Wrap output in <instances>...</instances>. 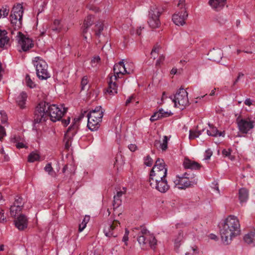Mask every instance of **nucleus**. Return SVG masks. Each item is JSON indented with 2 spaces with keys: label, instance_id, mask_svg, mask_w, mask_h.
Instances as JSON below:
<instances>
[{
  "label": "nucleus",
  "instance_id": "1",
  "mask_svg": "<svg viewBox=\"0 0 255 255\" xmlns=\"http://www.w3.org/2000/svg\"><path fill=\"white\" fill-rule=\"evenodd\" d=\"M67 110V108H64L63 110L61 111L56 105H50L45 101H42L35 109L34 123L39 124L45 122L48 117L53 122L60 121Z\"/></svg>",
  "mask_w": 255,
  "mask_h": 255
},
{
  "label": "nucleus",
  "instance_id": "2",
  "mask_svg": "<svg viewBox=\"0 0 255 255\" xmlns=\"http://www.w3.org/2000/svg\"><path fill=\"white\" fill-rule=\"evenodd\" d=\"M240 227L239 221L236 217L230 215L226 219L220 231L224 244L227 245L231 243L232 238L240 232Z\"/></svg>",
  "mask_w": 255,
  "mask_h": 255
},
{
  "label": "nucleus",
  "instance_id": "3",
  "mask_svg": "<svg viewBox=\"0 0 255 255\" xmlns=\"http://www.w3.org/2000/svg\"><path fill=\"white\" fill-rule=\"evenodd\" d=\"M104 111L101 106H97L87 114V127L91 131L97 130L100 128Z\"/></svg>",
  "mask_w": 255,
  "mask_h": 255
},
{
  "label": "nucleus",
  "instance_id": "4",
  "mask_svg": "<svg viewBox=\"0 0 255 255\" xmlns=\"http://www.w3.org/2000/svg\"><path fill=\"white\" fill-rule=\"evenodd\" d=\"M170 98L174 103L175 107L181 110L189 105L188 93L182 87L177 91L173 97L170 96Z\"/></svg>",
  "mask_w": 255,
  "mask_h": 255
},
{
  "label": "nucleus",
  "instance_id": "5",
  "mask_svg": "<svg viewBox=\"0 0 255 255\" xmlns=\"http://www.w3.org/2000/svg\"><path fill=\"white\" fill-rule=\"evenodd\" d=\"M163 11V8L156 5H151L148 13V23L152 28H156L160 26L161 23L159 17Z\"/></svg>",
  "mask_w": 255,
  "mask_h": 255
},
{
  "label": "nucleus",
  "instance_id": "6",
  "mask_svg": "<svg viewBox=\"0 0 255 255\" xmlns=\"http://www.w3.org/2000/svg\"><path fill=\"white\" fill-rule=\"evenodd\" d=\"M33 63L36 68V75L39 79L46 80L50 77L47 71L48 65L45 61L39 57H36Z\"/></svg>",
  "mask_w": 255,
  "mask_h": 255
},
{
  "label": "nucleus",
  "instance_id": "7",
  "mask_svg": "<svg viewBox=\"0 0 255 255\" xmlns=\"http://www.w3.org/2000/svg\"><path fill=\"white\" fill-rule=\"evenodd\" d=\"M185 0H179L177 6L180 9L178 13H175L172 15V20L177 25H183L185 23V20L188 17V13L185 7Z\"/></svg>",
  "mask_w": 255,
  "mask_h": 255
},
{
  "label": "nucleus",
  "instance_id": "8",
  "mask_svg": "<svg viewBox=\"0 0 255 255\" xmlns=\"http://www.w3.org/2000/svg\"><path fill=\"white\" fill-rule=\"evenodd\" d=\"M177 177L178 179L175 180V183L178 186V188L181 189H185L190 187L191 183H196V181L194 179L195 175L193 174H191L190 173L185 172L182 176Z\"/></svg>",
  "mask_w": 255,
  "mask_h": 255
},
{
  "label": "nucleus",
  "instance_id": "9",
  "mask_svg": "<svg viewBox=\"0 0 255 255\" xmlns=\"http://www.w3.org/2000/svg\"><path fill=\"white\" fill-rule=\"evenodd\" d=\"M236 123L240 131L242 133L247 134L254 128L255 122L249 117L242 119L240 116L237 118Z\"/></svg>",
  "mask_w": 255,
  "mask_h": 255
},
{
  "label": "nucleus",
  "instance_id": "10",
  "mask_svg": "<svg viewBox=\"0 0 255 255\" xmlns=\"http://www.w3.org/2000/svg\"><path fill=\"white\" fill-rule=\"evenodd\" d=\"M120 224L118 220H109L105 224L104 233L105 236L108 237H117L118 235V225Z\"/></svg>",
  "mask_w": 255,
  "mask_h": 255
},
{
  "label": "nucleus",
  "instance_id": "11",
  "mask_svg": "<svg viewBox=\"0 0 255 255\" xmlns=\"http://www.w3.org/2000/svg\"><path fill=\"white\" fill-rule=\"evenodd\" d=\"M78 130V125L76 123H73L68 128L64 136V141H65V148L68 149L71 146V140L74 135L77 133Z\"/></svg>",
  "mask_w": 255,
  "mask_h": 255
},
{
  "label": "nucleus",
  "instance_id": "12",
  "mask_svg": "<svg viewBox=\"0 0 255 255\" xmlns=\"http://www.w3.org/2000/svg\"><path fill=\"white\" fill-rule=\"evenodd\" d=\"M17 36L18 44L21 46L23 51H27L33 47L34 44L32 40L26 37L22 32H18Z\"/></svg>",
  "mask_w": 255,
  "mask_h": 255
},
{
  "label": "nucleus",
  "instance_id": "13",
  "mask_svg": "<svg viewBox=\"0 0 255 255\" xmlns=\"http://www.w3.org/2000/svg\"><path fill=\"white\" fill-rule=\"evenodd\" d=\"M149 182L152 188H155L161 193H165L170 187L166 178L157 180V182L153 181Z\"/></svg>",
  "mask_w": 255,
  "mask_h": 255
},
{
  "label": "nucleus",
  "instance_id": "14",
  "mask_svg": "<svg viewBox=\"0 0 255 255\" xmlns=\"http://www.w3.org/2000/svg\"><path fill=\"white\" fill-rule=\"evenodd\" d=\"M167 169L158 170L156 168H152L149 175V182L156 181L157 180L165 179L166 177Z\"/></svg>",
  "mask_w": 255,
  "mask_h": 255
},
{
  "label": "nucleus",
  "instance_id": "15",
  "mask_svg": "<svg viewBox=\"0 0 255 255\" xmlns=\"http://www.w3.org/2000/svg\"><path fill=\"white\" fill-rule=\"evenodd\" d=\"M114 75L113 76L115 81L117 80L118 78H120V75H123L125 73L128 74L127 72L123 61H120L116 64L113 68Z\"/></svg>",
  "mask_w": 255,
  "mask_h": 255
},
{
  "label": "nucleus",
  "instance_id": "16",
  "mask_svg": "<svg viewBox=\"0 0 255 255\" xmlns=\"http://www.w3.org/2000/svg\"><path fill=\"white\" fill-rule=\"evenodd\" d=\"M15 226L19 230L23 231L27 228L28 226V220L23 214H20L14 221Z\"/></svg>",
  "mask_w": 255,
  "mask_h": 255
},
{
  "label": "nucleus",
  "instance_id": "17",
  "mask_svg": "<svg viewBox=\"0 0 255 255\" xmlns=\"http://www.w3.org/2000/svg\"><path fill=\"white\" fill-rule=\"evenodd\" d=\"M94 23V16L93 15H88L84 19L83 25L81 27L82 34H86L88 30V29Z\"/></svg>",
  "mask_w": 255,
  "mask_h": 255
},
{
  "label": "nucleus",
  "instance_id": "18",
  "mask_svg": "<svg viewBox=\"0 0 255 255\" xmlns=\"http://www.w3.org/2000/svg\"><path fill=\"white\" fill-rule=\"evenodd\" d=\"M183 165L185 169L192 170H199L201 167L199 163L186 158L184 159Z\"/></svg>",
  "mask_w": 255,
  "mask_h": 255
},
{
  "label": "nucleus",
  "instance_id": "19",
  "mask_svg": "<svg viewBox=\"0 0 255 255\" xmlns=\"http://www.w3.org/2000/svg\"><path fill=\"white\" fill-rule=\"evenodd\" d=\"M23 13V8L22 4L18 3L12 8L10 16L19 18V19H22Z\"/></svg>",
  "mask_w": 255,
  "mask_h": 255
},
{
  "label": "nucleus",
  "instance_id": "20",
  "mask_svg": "<svg viewBox=\"0 0 255 255\" xmlns=\"http://www.w3.org/2000/svg\"><path fill=\"white\" fill-rule=\"evenodd\" d=\"M114 77L111 76L109 78V80L108 81V87L106 90V92L110 95H114L117 93V85L115 82H114Z\"/></svg>",
  "mask_w": 255,
  "mask_h": 255
},
{
  "label": "nucleus",
  "instance_id": "21",
  "mask_svg": "<svg viewBox=\"0 0 255 255\" xmlns=\"http://www.w3.org/2000/svg\"><path fill=\"white\" fill-rule=\"evenodd\" d=\"M27 98V94L25 92H22L16 98V102L17 105L21 108H25V102Z\"/></svg>",
  "mask_w": 255,
  "mask_h": 255
},
{
  "label": "nucleus",
  "instance_id": "22",
  "mask_svg": "<svg viewBox=\"0 0 255 255\" xmlns=\"http://www.w3.org/2000/svg\"><path fill=\"white\" fill-rule=\"evenodd\" d=\"M226 0H210L209 3L213 8L218 11L224 7Z\"/></svg>",
  "mask_w": 255,
  "mask_h": 255
},
{
  "label": "nucleus",
  "instance_id": "23",
  "mask_svg": "<svg viewBox=\"0 0 255 255\" xmlns=\"http://www.w3.org/2000/svg\"><path fill=\"white\" fill-rule=\"evenodd\" d=\"M209 54L213 61L219 62L223 56V53L221 49H213L210 51Z\"/></svg>",
  "mask_w": 255,
  "mask_h": 255
},
{
  "label": "nucleus",
  "instance_id": "24",
  "mask_svg": "<svg viewBox=\"0 0 255 255\" xmlns=\"http://www.w3.org/2000/svg\"><path fill=\"white\" fill-rule=\"evenodd\" d=\"M209 126L210 128V130H207V133L208 135L212 136H224V131L222 132L219 131L216 127H214L213 125H211L210 124H209Z\"/></svg>",
  "mask_w": 255,
  "mask_h": 255
},
{
  "label": "nucleus",
  "instance_id": "25",
  "mask_svg": "<svg viewBox=\"0 0 255 255\" xmlns=\"http://www.w3.org/2000/svg\"><path fill=\"white\" fill-rule=\"evenodd\" d=\"M168 140V137L166 135H164L163 136L162 143H161L160 140H155L154 143V146L157 148H161L163 151H165L167 148Z\"/></svg>",
  "mask_w": 255,
  "mask_h": 255
},
{
  "label": "nucleus",
  "instance_id": "26",
  "mask_svg": "<svg viewBox=\"0 0 255 255\" xmlns=\"http://www.w3.org/2000/svg\"><path fill=\"white\" fill-rule=\"evenodd\" d=\"M244 240L248 244H253V246H255V230L245 235Z\"/></svg>",
  "mask_w": 255,
  "mask_h": 255
},
{
  "label": "nucleus",
  "instance_id": "27",
  "mask_svg": "<svg viewBox=\"0 0 255 255\" xmlns=\"http://www.w3.org/2000/svg\"><path fill=\"white\" fill-rule=\"evenodd\" d=\"M9 18L11 26L14 30H18L22 27V19H19V18L10 16Z\"/></svg>",
  "mask_w": 255,
  "mask_h": 255
},
{
  "label": "nucleus",
  "instance_id": "28",
  "mask_svg": "<svg viewBox=\"0 0 255 255\" xmlns=\"http://www.w3.org/2000/svg\"><path fill=\"white\" fill-rule=\"evenodd\" d=\"M7 34L6 30L0 29V47H3L5 44H8L9 38L7 36Z\"/></svg>",
  "mask_w": 255,
  "mask_h": 255
},
{
  "label": "nucleus",
  "instance_id": "29",
  "mask_svg": "<svg viewBox=\"0 0 255 255\" xmlns=\"http://www.w3.org/2000/svg\"><path fill=\"white\" fill-rule=\"evenodd\" d=\"M248 197L249 191L247 189L242 188L239 190V198L241 203L246 202L247 201Z\"/></svg>",
  "mask_w": 255,
  "mask_h": 255
},
{
  "label": "nucleus",
  "instance_id": "30",
  "mask_svg": "<svg viewBox=\"0 0 255 255\" xmlns=\"http://www.w3.org/2000/svg\"><path fill=\"white\" fill-rule=\"evenodd\" d=\"M93 30L95 32V35L99 37L104 30V23L102 21H98L94 26Z\"/></svg>",
  "mask_w": 255,
  "mask_h": 255
},
{
  "label": "nucleus",
  "instance_id": "31",
  "mask_svg": "<svg viewBox=\"0 0 255 255\" xmlns=\"http://www.w3.org/2000/svg\"><path fill=\"white\" fill-rule=\"evenodd\" d=\"M166 165L165 164L164 160L158 158L156 159L155 164L152 168H155L158 170H161L167 169V168L166 167Z\"/></svg>",
  "mask_w": 255,
  "mask_h": 255
},
{
  "label": "nucleus",
  "instance_id": "32",
  "mask_svg": "<svg viewBox=\"0 0 255 255\" xmlns=\"http://www.w3.org/2000/svg\"><path fill=\"white\" fill-rule=\"evenodd\" d=\"M147 243H148L150 248L154 249L157 245V240L153 234H149L147 239Z\"/></svg>",
  "mask_w": 255,
  "mask_h": 255
},
{
  "label": "nucleus",
  "instance_id": "33",
  "mask_svg": "<svg viewBox=\"0 0 255 255\" xmlns=\"http://www.w3.org/2000/svg\"><path fill=\"white\" fill-rule=\"evenodd\" d=\"M22 207L20 206L13 205L10 208V213L11 217H15L17 214H18L22 210Z\"/></svg>",
  "mask_w": 255,
  "mask_h": 255
},
{
  "label": "nucleus",
  "instance_id": "34",
  "mask_svg": "<svg viewBox=\"0 0 255 255\" xmlns=\"http://www.w3.org/2000/svg\"><path fill=\"white\" fill-rule=\"evenodd\" d=\"M40 158V155L36 152H32L28 156V161L29 162H34L37 161Z\"/></svg>",
  "mask_w": 255,
  "mask_h": 255
},
{
  "label": "nucleus",
  "instance_id": "35",
  "mask_svg": "<svg viewBox=\"0 0 255 255\" xmlns=\"http://www.w3.org/2000/svg\"><path fill=\"white\" fill-rule=\"evenodd\" d=\"M90 216L86 215L83 219L82 222L79 224V232H82L86 227V225L90 220Z\"/></svg>",
  "mask_w": 255,
  "mask_h": 255
},
{
  "label": "nucleus",
  "instance_id": "36",
  "mask_svg": "<svg viewBox=\"0 0 255 255\" xmlns=\"http://www.w3.org/2000/svg\"><path fill=\"white\" fill-rule=\"evenodd\" d=\"M232 151V150L231 148L224 149L222 151V154L224 157H228L230 160H233L235 159V156L231 155Z\"/></svg>",
  "mask_w": 255,
  "mask_h": 255
},
{
  "label": "nucleus",
  "instance_id": "37",
  "mask_svg": "<svg viewBox=\"0 0 255 255\" xmlns=\"http://www.w3.org/2000/svg\"><path fill=\"white\" fill-rule=\"evenodd\" d=\"M204 131V129L202 130H198V131H193L190 130L189 131V138L190 139H194L199 136L200 135L202 134V131Z\"/></svg>",
  "mask_w": 255,
  "mask_h": 255
},
{
  "label": "nucleus",
  "instance_id": "38",
  "mask_svg": "<svg viewBox=\"0 0 255 255\" xmlns=\"http://www.w3.org/2000/svg\"><path fill=\"white\" fill-rule=\"evenodd\" d=\"M51 28L53 31L59 32L61 29L60 20L55 19L53 22Z\"/></svg>",
  "mask_w": 255,
  "mask_h": 255
},
{
  "label": "nucleus",
  "instance_id": "39",
  "mask_svg": "<svg viewBox=\"0 0 255 255\" xmlns=\"http://www.w3.org/2000/svg\"><path fill=\"white\" fill-rule=\"evenodd\" d=\"M148 237L139 235L137 238V241L140 246L144 247L147 243Z\"/></svg>",
  "mask_w": 255,
  "mask_h": 255
},
{
  "label": "nucleus",
  "instance_id": "40",
  "mask_svg": "<svg viewBox=\"0 0 255 255\" xmlns=\"http://www.w3.org/2000/svg\"><path fill=\"white\" fill-rule=\"evenodd\" d=\"M9 11V9L8 6L4 5L2 7V8L0 9V18L1 16H3L4 17H6Z\"/></svg>",
  "mask_w": 255,
  "mask_h": 255
},
{
  "label": "nucleus",
  "instance_id": "41",
  "mask_svg": "<svg viewBox=\"0 0 255 255\" xmlns=\"http://www.w3.org/2000/svg\"><path fill=\"white\" fill-rule=\"evenodd\" d=\"M25 81L27 86L30 88H33L35 87L36 85L31 79L30 76L27 74L25 77Z\"/></svg>",
  "mask_w": 255,
  "mask_h": 255
},
{
  "label": "nucleus",
  "instance_id": "42",
  "mask_svg": "<svg viewBox=\"0 0 255 255\" xmlns=\"http://www.w3.org/2000/svg\"><path fill=\"white\" fill-rule=\"evenodd\" d=\"M118 196H114L113 205L114 208H118L122 204V200L120 198L117 197Z\"/></svg>",
  "mask_w": 255,
  "mask_h": 255
},
{
  "label": "nucleus",
  "instance_id": "43",
  "mask_svg": "<svg viewBox=\"0 0 255 255\" xmlns=\"http://www.w3.org/2000/svg\"><path fill=\"white\" fill-rule=\"evenodd\" d=\"M153 164V160L150 156L148 155L144 159V164L147 166H151Z\"/></svg>",
  "mask_w": 255,
  "mask_h": 255
},
{
  "label": "nucleus",
  "instance_id": "44",
  "mask_svg": "<svg viewBox=\"0 0 255 255\" xmlns=\"http://www.w3.org/2000/svg\"><path fill=\"white\" fill-rule=\"evenodd\" d=\"M159 114V111L156 112L154 114L150 117V120L151 122L155 121L159 119H161V117Z\"/></svg>",
  "mask_w": 255,
  "mask_h": 255
},
{
  "label": "nucleus",
  "instance_id": "45",
  "mask_svg": "<svg viewBox=\"0 0 255 255\" xmlns=\"http://www.w3.org/2000/svg\"><path fill=\"white\" fill-rule=\"evenodd\" d=\"M159 114H160V116L161 118L168 117L172 115L171 112H164L162 109H160L159 110Z\"/></svg>",
  "mask_w": 255,
  "mask_h": 255
},
{
  "label": "nucleus",
  "instance_id": "46",
  "mask_svg": "<svg viewBox=\"0 0 255 255\" xmlns=\"http://www.w3.org/2000/svg\"><path fill=\"white\" fill-rule=\"evenodd\" d=\"M13 205L15 206H20V207H22L23 205V202H22V199L20 197L17 196L15 199L14 202L13 203Z\"/></svg>",
  "mask_w": 255,
  "mask_h": 255
},
{
  "label": "nucleus",
  "instance_id": "47",
  "mask_svg": "<svg viewBox=\"0 0 255 255\" xmlns=\"http://www.w3.org/2000/svg\"><path fill=\"white\" fill-rule=\"evenodd\" d=\"M44 170L45 171L48 172L49 174L52 175V173L53 172V168L51 166V163H47L45 167H44Z\"/></svg>",
  "mask_w": 255,
  "mask_h": 255
},
{
  "label": "nucleus",
  "instance_id": "48",
  "mask_svg": "<svg viewBox=\"0 0 255 255\" xmlns=\"http://www.w3.org/2000/svg\"><path fill=\"white\" fill-rule=\"evenodd\" d=\"M0 119H1V123L4 124H5L7 120V117L6 113L3 111H1V114L0 115Z\"/></svg>",
  "mask_w": 255,
  "mask_h": 255
},
{
  "label": "nucleus",
  "instance_id": "49",
  "mask_svg": "<svg viewBox=\"0 0 255 255\" xmlns=\"http://www.w3.org/2000/svg\"><path fill=\"white\" fill-rule=\"evenodd\" d=\"M6 135V131L3 127L0 125V140L2 141L3 137Z\"/></svg>",
  "mask_w": 255,
  "mask_h": 255
},
{
  "label": "nucleus",
  "instance_id": "50",
  "mask_svg": "<svg viewBox=\"0 0 255 255\" xmlns=\"http://www.w3.org/2000/svg\"><path fill=\"white\" fill-rule=\"evenodd\" d=\"M87 84H88L87 78L86 77H84L82 79L81 83L82 90L84 89V87L85 86H86L87 85Z\"/></svg>",
  "mask_w": 255,
  "mask_h": 255
},
{
  "label": "nucleus",
  "instance_id": "51",
  "mask_svg": "<svg viewBox=\"0 0 255 255\" xmlns=\"http://www.w3.org/2000/svg\"><path fill=\"white\" fill-rule=\"evenodd\" d=\"M86 114H87L86 111H84L83 113H82L79 118L74 119V122L73 123V124L76 123L79 126V124H78L79 121L82 118H83Z\"/></svg>",
  "mask_w": 255,
  "mask_h": 255
},
{
  "label": "nucleus",
  "instance_id": "52",
  "mask_svg": "<svg viewBox=\"0 0 255 255\" xmlns=\"http://www.w3.org/2000/svg\"><path fill=\"white\" fill-rule=\"evenodd\" d=\"M159 48V46L156 45L152 49L150 54L152 56H153L154 59H155V57L153 56V54L154 53H158Z\"/></svg>",
  "mask_w": 255,
  "mask_h": 255
},
{
  "label": "nucleus",
  "instance_id": "53",
  "mask_svg": "<svg viewBox=\"0 0 255 255\" xmlns=\"http://www.w3.org/2000/svg\"><path fill=\"white\" fill-rule=\"evenodd\" d=\"M140 233L141 234V236H145L146 237H148V235L150 234L149 232L145 228H143L141 229Z\"/></svg>",
  "mask_w": 255,
  "mask_h": 255
},
{
  "label": "nucleus",
  "instance_id": "54",
  "mask_svg": "<svg viewBox=\"0 0 255 255\" xmlns=\"http://www.w3.org/2000/svg\"><path fill=\"white\" fill-rule=\"evenodd\" d=\"M205 153L206 156L205 159L206 160L210 159L213 153L212 151L210 149L206 150Z\"/></svg>",
  "mask_w": 255,
  "mask_h": 255
},
{
  "label": "nucleus",
  "instance_id": "55",
  "mask_svg": "<svg viewBox=\"0 0 255 255\" xmlns=\"http://www.w3.org/2000/svg\"><path fill=\"white\" fill-rule=\"evenodd\" d=\"M244 74L242 72H239L238 74V76L237 77L236 79L234 81L233 84V86H235L239 81L241 77H243Z\"/></svg>",
  "mask_w": 255,
  "mask_h": 255
},
{
  "label": "nucleus",
  "instance_id": "56",
  "mask_svg": "<svg viewBox=\"0 0 255 255\" xmlns=\"http://www.w3.org/2000/svg\"><path fill=\"white\" fill-rule=\"evenodd\" d=\"M217 20L221 24L225 23L226 19H225L222 16L218 15L217 16Z\"/></svg>",
  "mask_w": 255,
  "mask_h": 255
},
{
  "label": "nucleus",
  "instance_id": "57",
  "mask_svg": "<svg viewBox=\"0 0 255 255\" xmlns=\"http://www.w3.org/2000/svg\"><path fill=\"white\" fill-rule=\"evenodd\" d=\"M70 122V118L68 117L66 120H62V123L65 127L67 126Z\"/></svg>",
  "mask_w": 255,
  "mask_h": 255
},
{
  "label": "nucleus",
  "instance_id": "58",
  "mask_svg": "<svg viewBox=\"0 0 255 255\" xmlns=\"http://www.w3.org/2000/svg\"><path fill=\"white\" fill-rule=\"evenodd\" d=\"M128 147L129 149L131 151H132V152L135 151L136 148H137L136 145L135 144H130L128 146Z\"/></svg>",
  "mask_w": 255,
  "mask_h": 255
},
{
  "label": "nucleus",
  "instance_id": "59",
  "mask_svg": "<svg viewBox=\"0 0 255 255\" xmlns=\"http://www.w3.org/2000/svg\"><path fill=\"white\" fill-rule=\"evenodd\" d=\"M253 100L250 98L247 99L245 101V104L248 106H251L253 104Z\"/></svg>",
  "mask_w": 255,
  "mask_h": 255
},
{
  "label": "nucleus",
  "instance_id": "60",
  "mask_svg": "<svg viewBox=\"0 0 255 255\" xmlns=\"http://www.w3.org/2000/svg\"><path fill=\"white\" fill-rule=\"evenodd\" d=\"M16 146L17 148H22L24 147H27L25 144H24L22 142H17L16 144Z\"/></svg>",
  "mask_w": 255,
  "mask_h": 255
},
{
  "label": "nucleus",
  "instance_id": "61",
  "mask_svg": "<svg viewBox=\"0 0 255 255\" xmlns=\"http://www.w3.org/2000/svg\"><path fill=\"white\" fill-rule=\"evenodd\" d=\"M134 99V96L132 95L128 99L126 102V106H128L129 103H130L132 100V99Z\"/></svg>",
  "mask_w": 255,
  "mask_h": 255
},
{
  "label": "nucleus",
  "instance_id": "62",
  "mask_svg": "<svg viewBox=\"0 0 255 255\" xmlns=\"http://www.w3.org/2000/svg\"><path fill=\"white\" fill-rule=\"evenodd\" d=\"M89 9L94 11L96 12L99 11V8L98 7L94 6H88Z\"/></svg>",
  "mask_w": 255,
  "mask_h": 255
},
{
  "label": "nucleus",
  "instance_id": "63",
  "mask_svg": "<svg viewBox=\"0 0 255 255\" xmlns=\"http://www.w3.org/2000/svg\"><path fill=\"white\" fill-rule=\"evenodd\" d=\"M180 240H179V238H178L177 239L175 240V247L176 248L178 249L180 246Z\"/></svg>",
  "mask_w": 255,
  "mask_h": 255
},
{
  "label": "nucleus",
  "instance_id": "64",
  "mask_svg": "<svg viewBox=\"0 0 255 255\" xmlns=\"http://www.w3.org/2000/svg\"><path fill=\"white\" fill-rule=\"evenodd\" d=\"M68 169H69L68 165L67 164L65 165L62 169V172L65 173L66 170H67L68 171H69L70 172H72L71 169H70V170H69Z\"/></svg>",
  "mask_w": 255,
  "mask_h": 255
}]
</instances>
